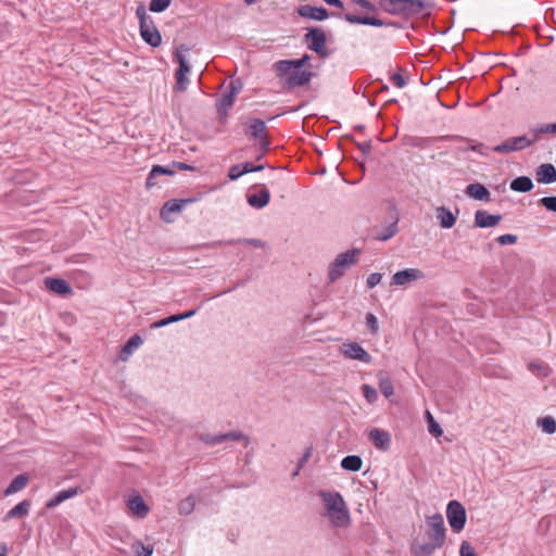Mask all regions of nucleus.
<instances>
[{"label": "nucleus", "instance_id": "obj_1", "mask_svg": "<svg viewBox=\"0 0 556 556\" xmlns=\"http://www.w3.org/2000/svg\"><path fill=\"white\" fill-rule=\"evenodd\" d=\"M296 12L301 17L313 20V21H318V22L325 21L329 16H334V17L343 18L344 21H346L350 24L369 25V26H374V27L389 26V27H394V28H403V26L399 22H395V21H383L376 16H361V15H356V14H352V13H345V14L336 13V12L329 13V11L324 7H315V5H309V4L300 5L296 9Z\"/></svg>", "mask_w": 556, "mask_h": 556}, {"label": "nucleus", "instance_id": "obj_2", "mask_svg": "<svg viewBox=\"0 0 556 556\" xmlns=\"http://www.w3.org/2000/svg\"><path fill=\"white\" fill-rule=\"evenodd\" d=\"M379 7L383 12L405 20L429 18L435 3L428 0H379Z\"/></svg>", "mask_w": 556, "mask_h": 556}, {"label": "nucleus", "instance_id": "obj_3", "mask_svg": "<svg viewBox=\"0 0 556 556\" xmlns=\"http://www.w3.org/2000/svg\"><path fill=\"white\" fill-rule=\"evenodd\" d=\"M318 495L325 503L327 516L334 527L343 528L350 525V511L343 496L339 492L319 491Z\"/></svg>", "mask_w": 556, "mask_h": 556}, {"label": "nucleus", "instance_id": "obj_4", "mask_svg": "<svg viewBox=\"0 0 556 556\" xmlns=\"http://www.w3.org/2000/svg\"><path fill=\"white\" fill-rule=\"evenodd\" d=\"M361 254L359 249H352L348 250L344 253H340L337 255V257L333 260V262L330 263L329 269H328V278L329 281L336 282L338 279H340L345 271L356 264L357 258L356 256Z\"/></svg>", "mask_w": 556, "mask_h": 556}, {"label": "nucleus", "instance_id": "obj_5", "mask_svg": "<svg viewBox=\"0 0 556 556\" xmlns=\"http://www.w3.org/2000/svg\"><path fill=\"white\" fill-rule=\"evenodd\" d=\"M304 41L307 49L315 52L320 59H327L331 54V50L326 46V31L320 27L307 28Z\"/></svg>", "mask_w": 556, "mask_h": 556}, {"label": "nucleus", "instance_id": "obj_6", "mask_svg": "<svg viewBox=\"0 0 556 556\" xmlns=\"http://www.w3.org/2000/svg\"><path fill=\"white\" fill-rule=\"evenodd\" d=\"M446 518L454 533L462 532L467 521L465 506L456 500L450 501L446 505Z\"/></svg>", "mask_w": 556, "mask_h": 556}, {"label": "nucleus", "instance_id": "obj_7", "mask_svg": "<svg viewBox=\"0 0 556 556\" xmlns=\"http://www.w3.org/2000/svg\"><path fill=\"white\" fill-rule=\"evenodd\" d=\"M267 126L261 118H250L248 121V128L244 134L251 139L258 140L260 148L263 149V154H266L269 149L271 141L266 136Z\"/></svg>", "mask_w": 556, "mask_h": 556}, {"label": "nucleus", "instance_id": "obj_8", "mask_svg": "<svg viewBox=\"0 0 556 556\" xmlns=\"http://www.w3.org/2000/svg\"><path fill=\"white\" fill-rule=\"evenodd\" d=\"M539 140V137L533 134V138H529L528 136H518L511 137L503 141L501 144H497L492 148V150L496 153H510L516 151H521L528 147H531L535 141Z\"/></svg>", "mask_w": 556, "mask_h": 556}, {"label": "nucleus", "instance_id": "obj_9", "mask_svg": "<svg viewBox=\"0 0 556 556\" xmlns=\"http://www.w3.org/2000/svg\"><path fill=\"white\" fill-rule=\"evenodd\" d=\"M428 530L426 536L431 541H438L445 544L446 528L444 526L443 516L439 513L427 517L426 519Z\"/></svg>", "mask_w": 556, "mask_h": 556}, {"label": "nucleus", "instance_id": "obj_10", "mask_svg": "<svg viewBox=\"0 0 556 556\" xmlns=\"http://www.w3.org/2000/svg\"><path fill=\"white\" fill-rule=\"evenodd\" d=\"M312 60L307 53L303 54L300 59L293 60H279L274 63V68L279 78H283L291 70H302Z\"/></svg>", "mask_w": 556, "mask_h": 556}, {"label": "nucleus", "instance_id": "obj_11", "mask_svg": "<svg viewBox=\"0 0 556 556\" xmlns=\"http://www.w3.org/2000/svg\"><path fill=\"white\" fill-rule=\"evenodd\" d=\"M200 198H187V199H173L168 200L164 203V205L161 208L160 216L161 218L166 222L170 223L173 219L170 218V214L173 213H179L182 211V208L187 204H191L193 202H197Z\"/></svg>", "mask_w": 556, "mask_h": 556}, {"label": "nucleus", "instance_id": "obj_12", "mask_svg": "<svg viewBox=\"0 0 556 556\" xmlns=\"http://www.w3.org/2000/svg\"><path fill=\"white\" fill-rule=\"evenodd\" d=\"M315 74L307 70H291L286 75L283 87L288 90H293L298 87H302L311 81Z\"/></svg>", "mask_w": 556, "mask_h": 556}, {"label": "nucleus", "instance_id": "obj_13", "mask_svg": "<svg viewBox=\"0 0 556 556\" xmlns=\"http://www.w3.org/2000/svg\"><path fill=\"white\" fill-rule=\"evenodd\" d=\"M341 352L344 357L369 364L372 359L371 355L357 342L343 343Z\"/></svg>", "mask_w": 556, "mask_h": 556}, {"label": "nucleus", "instance_id": "obj_14", "mask_svg": "<svg viewBox=\"0 0 556 556\" xmlns=\"http://www.w3.org/2000/svg\"><path fill=\"white\" fill-rule=\"evenodd\" d=\"M140 36L142 40L151 46L152 48H157L162 43V36L160 30L156 28L153 20L147 22L144 25L139 26Z\"/></svg>", "mask_w": 556, "mask_h": 556}, {"label": "nucleus", "instance_id": "obj_15", "mask_svg": "<svg viewBox=\"0 0 556 556\" xmlns=\"http://www.w3.org/2000/svg\"><path fill=\"white\" fill-rule=\"evenodd\" d=\"M45 287L61 296H66L72 294L73 289L68 281H66L63 278H56V277H47L45 278Z\"/></svg>", "mask_w": 556, "mask_h": 556}, {"label": "nucleus", "instance_id": "obj_16", "mask_svg": "<svg viewBox=\"0 0 556 556\" xmlns=\"http://www.w3.org/2000/svg\"><path fill=\"white\" fill-rule=\"evenodd\" d=\"M425 278V273L418 268H406L396 271L392 277V283L404 286L408 282Z\"/></svg>", "mask_w": 556, "mask_h": 556}, {"label": "nucleus", "instance_id": "obj_17", "mask_svg": "<svg viewBox=\"0 0 556 556\" xmlns=\"http://www.w3.org/2000/svg\"><path fill=\"white\" fill-rule=\"evenodd\" d=\"M503 216L501 214H490L484 210H478L475 213V227L491 228L500 224Z\"/></svg>", "mask_w": 556, "mask_h": 556}, {"label": "nucleus", "instance_id": "obj_18", "mask_svg": "<svg viewBox=\"0 0 556 556\" xmlns=\"http://www.w3.org/2000/svg\"><path fill=\"white\" fill-rule=\"evenodd\" d=\"M368 439L372 442V444L381 450L388 451L391 445V435L388 431L381 430L379 428H372L368 432Z\"/></svg>", "mask_w": 556, "mask_h": 556}, {"label": "nucleus", "instance_id": "obj_19", "mask_svg": "<svg viewBox=\"0 0 556 556\" xmlns=\"http://www.w3.org/2000/svg\"><path fill=\"white\" fill-rule=\"evenodd\" d=\"M535 179L539 184L549 185L556 181V167L551 163L541 164L535 170Z\"/></svg>", "mask_w": 556, "mask_h": 556}, {"label": "nucleus", "instance_id": "obj_20", "mask_svg": "<svg viewBox=\"0 0 556 556\" xmlns=\"http://www.w3.org/2000/svg\"><path fill=\"white\" fill-rule=\"evenodd\" d=\"M80 493H83V489L80 486L62 490L46 503V508L53 509L64 501L72 498Z\"/></svg>", "mask_w": 556, "mask_h": 556}, {"label": "nucleus", "instance_id": "obj_21", "mask_svg": "<svg viewBox=\"0 0 556 556\" xmlns=\"http://www.w3.org/2000/svg\"><path fill=\"white\" fill-rule=\"evenodd\" d=\"M444 544L438 541L426 543H413L410 545V553L413 556H431L435 549L441 548Z\"/></svg>", "mask_w": 556, "mask_h": 556}, {"label": "nucleus", "instance_id": "obj_22", "mask_svg": "<svg viewBox=\"0 0 556 556\" xmlns=\"http://www.w3.org/2000/svg\"><path fill=\"white\" fill-rule=\"evenodd\" d=\"M465 193L469 198L477 200V201H484V202L491 201V193H490L489 189L480 182L469 184L465 189Z\"/></svg>", "mask_w": 556, "mask_h": 556}, {"label": "nucleus", "instance_id": "obj_23", "mask_svg": "<svg viewBox=\"0 0 556 556\" xmlns=\"http://www.w3.org/2000/svg\"><path fill=\"white\" fill-rule=\"evenodd\" d=\"M458 210H456V214H454L451 210H448L445 206H440L437 208V219L439 222V225L443 229H451L457 218Z\"/></svg>", "mask_w": 556, "mask_h": 556}, {"label": "nucleus", "instance_id": "obj_24", "mask_svg": "<svg viewBox=\"0 0 556 556\" xmlns=\"http://www.w3.org/2000/svg\"><path fill=\"white\" fill-rule=\"evenodd\" d=\"M270 200L269 190L263 187L257 193L248 194L247 201L250 206L261 210L265 207Z\"/></svg>", "mask_w": 556, "mask_h": 556}, {"label": "nucleus", "instance_id": "obj_25", "mask_svg": "<svg viewBox=\"0 0 556 556\" xmlns=\"http://www.w3.org/2000/svg\"><path fill=\"white\" fill-rule=\"evenodd\" d=\"M127 506L138 518H144L149 513L148 505L139 494L131 496L127 502Z\"/></svg>", "mask_w": 556, "mask_h": 556}, {"label": "nucleus", "instance_id": "obj_26", "mask_svg": "<svg viewBox=\"0 0 556 556\" xmlns=\"http://www.w3.org/2000/svg\"><path fill=\"white\" fill-rule=\"evenodd\" d=\"M510 189L515 192L526 193L534 188L533 181L528 176H519L510 181Z\"/></svg>", "mask_w": 556, "mask_h": 556}, {"label": "nucleus", "instance_id": "obj_27", "mask_svg": "<svg viewBox=\"0 0 556 556\" xmlns=\"http://www.w3.org/2000/svg\"><path fill=\"white\" fill-rule=\"evenodd\" d=\"M31 506L30 500H24L15 505L12 509H10L4 516V520H10L14 518H22L28 515Z\"/></svg>", "mask_w": 556, "mask_h": 556}, {"label": "nucleus", "instance_id": "obj_28", "mask_svg": "<svg viewBox=\"0 0 556 556\" xmlns=\"http://www.w3.org/2000/svg\"><path fill=\"white\" fill-rule=\"evenodd\" d=\"M362 466L363 459L358 455H348L341 460V467L348 471L357 472L362 469Z\"/></svg>", "mask_w": 556, "mask_h": 556}, {"label": "nucleus", "instance_id": "obj_29", "mask_svg": "<svg viewBox=\"0 0 556 556\" xmlns=\"http://www.w3.org/2000/svg\"><path fill=\"white\" fill-rule=\"evenodd\" d=\"M28 483V477L26 475H18L16 476L8 485V488L4 490V495L9 496L12 495L22 489H24Z\"/></svg>", "mask_w": 556, "mask_h": 556}, {"label": "nucleus", "instance_id": "obj_30", "mask_svg": "<svg viewBox=\"0 0 556 556\" xmlns=\"http://www.w3.org/2000/svg\"><path fill=\"white\" fill-rule=\"evenodd\" d=\"M142 338L139 334L136 333L131 336L122 349L121 358L126 359L127 355L131 354L135 349L142 344Z\"/></svg>", "mask_w": 556, "mask_h": 556}, {"label": "nucleus", "instance_id": "obj_31", "mask_svg": "<svg viewBox=\"0 0 556 556\" xmlns=\"http://www.w3.org/2000/svg\"><path fill=\"white\" fill-rule=\"evenodd\" d=\"M519 264H521V258L516 253H509L503 260V267L505 271L509 274L517 273L519 270Z\"/></svg>", "mask_w": 556, "mask_h": 556}, {"label": "nucleus", "instance_id": "obj_32", "mask_svg": "<svg viewBox=\"0 0 556 556\" xmlns=\"http://www.w3.org/2000/svg\"><path fill=\"white\" fill-rule=\"evenodd\" d=\"M236 97L232 93H228L227 91L222 96L220 99L216 102V111H222L226 113L235 103Z\"/></svg>", "mask_w": 556, "mask_h": 556}, {"label": "nucleus", "instance_id": "obj_33", "mask_svg": "<svg viewBox=\"0 0 556 556\" xmlns=\"http://www.w3.org/2000/svg\"><path fill=\"white\" fill-rule=\"evenodd\" d=\"M397 219H395L393 223L388 225L382 232L377 233L375 236V239L378 241H388L389 239L394 237L397 233Z\"/></svg>", "mask_w": 556, "mask_h": 556}, {"label": "nucleus", "instance_id": "obj_34", "mask_svg": "<svg viewBox=\"0 0 556 556\" xmlns=\"http://www.w3.org/2000/svg\"><path fill=\"white\" fill-rule=\"evenodd\" d=\"M538 425L542 431L547 434H554L556 432V420L552 416H545L538 420Z\"/></svg>", "mask_w": 556, "mask_h": 556}, {"label": "nucleus", "instance_id": "obj_35", "mask_svg": "<svg viewBox=\"0 0 556 556\" xmlns=\"http://www.w3.org/2000/svg\"><path fill=\"white\" fill-rule=\"evenodd\" d=\"M194 506H195V497L193 495H189L178 503V511L180 515L186 516L193 511Z\"/></svg>", "mask_w": 556, "mask_h": 556}, {"label": "nucleus", "instance_id": "obj_36", "mask_svg": "<svg viewBox=\"0 0 556 556\" xmlns=\"http://www.w3.org/2000/svg\"><path fill=\"white\" fill-rule=\"evenodd\" d=\"M222 443L228 441H244L245 446L250 443L249 437L241 431H230L227 433H220Z\"/></svg>", "mask_w": 556, "mask_h": 556}, {"label": "nucleus", "instance_id": "obj_37", "mask_svg": "<svg viewBox=\"0 0 556 556\" xmlns=\"http://www.w3.org/2000/svg\"><path fill=\"white\" fill-rule=\"evenodd\" d=\"M379 389L387 399L394 394L393 383L389 377H380Z\"/></svg>", "mask_w": 556, "mask_h": 556}, {"label": "nucleus", "instance_id": "obj_38", "mask_svg": "<svg viewBox=\"0 0 556 556\" xmlns=\"http://www.w3.org/2000/svg\"><path fill=\"white\" fill-rule=\"evenodd\" d=\"M426 416H427V420H428L429 433L432 434L434 438L441 437L443 433L441 426L434 420V418L430 412H427Z\"/></svg>", "mask_w": 556, "mask_h": 556}, {"label": "nucleus", "instance_id": "obj_39", "mask_svg": "<svg viewBox=\"0 0 556 556\" xmlns=\"http://www.w3.org/2000/svg\"><path fill=\"white\" fill-rule=\"evenodd\" d=\"M132 549L136 556H152L153 545H144L141 541H136L132 544Z\"/></svg>", "mask_w": 556, "mask_h": 556}, {"label": "nucleus", "instance_id": "obj_40", "mask_svg": "<svg viewBox=\"0 0 556 556\" xmlns=\"http://www.w3.org/2000/svg\"><path fill=\"white\" fill-rule=\"evenodd\" d=\"M172 3V0H151L149 10L153 13H162L166 11Z\"/></svg>", "mask_w": 556, "mask_h": 556}, {"label": "nucleus", "instance_id": "obj_41", "mask_svg": "<svg viewBox=\"0 0 556 556\" xmlns=\"http://www.w3.org/2000/svg\"><path fill=\"white\" fill-rule=\"evenodd\" d=\"M287 177L279 175L270 181L271 187L280 192L281 198H285V192L287 191Z\"/></svg>", "mask_w": 556, "mask_h": 556}, {"label": "nucleus", "instance_id": "obj_42", "mask_svg": "<svg viewBox=\"0 0 556 556\" xmlns=\"http://www.w3.org/2000/svg\"><path fill=\"white\" fill-rule=\"evenodd\" d=\"M175 60L178 62V68L176 73H180L181 75H188L190 73L191 66L189 65L186 56L181 53H175Z\"/></svg>", "mask_w": 556, "mask_h": 556}, {"label": "nucleus", "instance_id": "obj_43", "mask_svg": "<svg viewBox=\"0 0 556 556\" xmlns=\"http://www.w3.org/2000/svg\"><path fill=\"white\" fill-rule=\"evenodd\" d=\"M175 78H176V84H175L174 90L177 92H184L188 88V85H189L188 75H186V74L181 75L180 73L175 72Z\"/></svg>", "mask_w": 556, "mask_h": 556}, {"label": "nucleus", "instance_id": "obj_44", "mask_svg": "<svg viewBox=\"0 0 556 556\" xmlns=\"http://www.w3.org/2000/svg\"><path fill=\"white\" fill-rule=\"evenodd\" d=\"M227 244H236V243H245V244H249V245H252L254 248H261V249H264L266 247V243L260 239H248V238H244V239H237V240H229L226 242Z\"/></svg>", "mask_w": 556, "mask_h": 556}, {"label": "nucleus", "instance_id": "obj_45", "mask_svg": "<svg viewBox=\"0 0 556 556\" xmlns=\"http://www.w3.org/2000/svg\"><path fill=\"white\" fill-rule=\"evenodd\" d=\"M363 395L366 399L368 403H375L378 399V392L377 390L369 386V384H363L362 386Z\"/></svg>", "mask_w": 556, "mask_h": 556}, {"label": "nucleus", "instance_id": "obj_46", "mask_svg": "<svg viewBox=\"0 0 556 556\" xmlns=\"http://www.w3.org/2000/svg\"><path fill=\"white\" fill-rule=\"evenodd\" d=\"M312 455H313V446L311 445V446L306 447V450L304 451L302 457L299 459L296 468H295V470L293 472V476H298L299 475L300 470L309 460Z\"/></svg>", "mask_w": 556, "mask_h": 556}, {"label": "nucleus", "instance_id": "obj_47", "mask_svg": "<svg viewBox=\"0 0 556 556\" xmlns=\"http://www.w3.org/2000/svg\"><path fill=\"white\" fill-rule=\"evenodd\" d=\"M530 131L535 134L538 137L541 134H556V123L536 126L531 128Z\"/></svg>", "mask_w": 556, "mask_h": 556}, {"label": "nucleus", "instance_id": "obj_48", "mask_svg": "<svg viewBox=\"0 0 556 556\" xmlns=\"http://www.w3.org/2000/svg\"><path fill=\"white\" fill-rule=\"evenodd\" d=\"M173 176L175 175V169L173 166H163V165H153L152 166V176Z\"/></svg>", "mask_w": 556, "mask_h": 556}, {"label": "nucleus", "instance_id": "obj_49", "mask_svg": "<svg viewBox=\"0 0 556 556\" xmlns=\"http://www.w3.org/2000/svg\"><path fill=\"white\" fill-rule=\"evenodd\" d=\"M539 205H542L549 212L556 213V195H549L540 199Z\"/></svg>", "mask_w": 556, "mask_h": 556}, {"label": "nucleus", "instance_id": "obj_50", "mask_svg": "<svg viewBox=\"0 0 556 556\" xmlns=\"http://www.w3.org/2000/svg\"><path fill=\"white\" fill-rule=\"evenodd\" d=\"M240 165H241L240 169L243 175L253 173V172H261L265 168L264 164L255 165L252 162H244Z\"/></svg>", "mask_w": 556, "mask_h": 556}, {"label": "nucleus", "instance_id": "obj_51", "mask_svg": "<svg viewBox=\"0 0 556 556\" xmlns=\"http://www.w3.org/2000/svg\"><path fill=\"white\" fill-rule=\"evenodd\" d=\"M200 440L207 445L222 444L220 434L203 433L200 435Z\"/></svg>", "mask_w": 556, "mask_h": 556}, {"label": "nucleus", "instance_id": "obj_52", "mask_svg": "<svg viewBox=\"0 0 556 556\" xmlns=\"http://www.w3.org/2000/svg\"><path fill=\"white\" fill-rule=\"evenodd\" d=\"M136 15L139 20V26L144 25L147 22L152 20V17L148 15L147 9L142 3L137 7Z\"/></svg>", "mask_w": 556, "mask_h": 556}, {"label": "nucleus", "instance_id": "obj_53", "mask_svg": "<svg viewBox=\"0 0 556 556\" xmlns=\"http://www.w3.org/2000/svg\"><path fill=\"white\" fill-rule=\"evenodd\" d=\"M365 319L367 328L371 333L376 334L379 330L377 317L372 313H367Z\"/></svg>", "mask_w": 556, "mask_h": 556}, {"label": "nucleus", "instance_id": "obj_54", "mask_svg": "<svg viewBox=\"0 0 556 556\" xmlns=\"http://www.w3.org/2000/svg\"><path fill=\"white\" fill-rule=\"evenodd\" d=\"M495 240L500 245H507L515 244L518 241V237L516 235L505 233L498 236Z\"/></svg>", "mask_w": 556, "mask_h": 556}, {"label": "nucleus", "instance_id": "obj_55", "mask_svg": "<svg viewBox=\"0 0 556 556\" xmlns=\"http://www.w3.org/2000/svg\"><path fill=\"white\" fill-rule=\"evenodd\" d=\"M178 321V317H175L174 314L168 316V317H165V318H162L160 320H156L154 323L151 324L150 328L151 329H159L161 327H165L172 323H176Z\"/></svg>", "mask_w": 556, "mask_h": 556}, {"label": "nucleus", "instance_id": "obj_56", "mask_svg": "<svg viewBox=\"0 0 556 556\" xmlns=\"http://www.w3.org/2000/svg\"><path fill=\"white\" fill-rule=\"evenodd\" d=\"M242 88L243 83L241 79H232L227 87V92L232 93V96L237 97V94L242 90Z\"/></svg>", "mask_w": 556, "mask_h": 556}, {"label": "nucleus", "instance_id": "obj_57", "mask_svg": "<svg viewBox=\"0 0 556 556\" xmlns=\"http://www.w3.org/2000/svg\"><path fill=\"white\" fill-rule=\"evenodd\" d=\"M459 556H478L468 541H463L459 547Z\"/></svg>", "mask_w": 556, "mask_h": 556}, {"label": "nucleus", "instance_id": "obj_58", "mask_svg": "<svg viewBox=\"0 0 556 556\" xmlns=\"http://www.w3.org/2000/svg\"><path fill=\"white\" fill-rule=\"evenodd\" d=\"M460 141L466 143L465 147H462L463 151L471 150V151H476L479 153H483L482 150L485 148V146L483 143L471 144L470 143L471 141L469 139L460 138Z\"/></svg>", "mask_w": 556, "mask_h": 556}, {"label": "nucleus", "instance_id": "obj_59", "mask_svg": "<svg viewBox=\"0 0 556 556\" xmlns=\"http://www.w3.org/2000/svg\"><path fill=\"white\" fill-rule=\"evenodd\" d=\"M240 167H241V165H240V164H235V165H232V166L229 168V172H228L227 177H228L230 180H237V179H239L241 176H243V174L241 173Z\"/></svg>", "mask_w": 556, "mask_h": 556}, {"label": "nucleus", "instance_id": "obj_60", "mask_svg": "<svg viewBox=\"0 0 556 556\" xmlns=\"http://www.w3.org/2000/svg\"><path fill=\"white\" fill-rule=\"evenodd\" d=\"M381 278H382V275H381V274H379V273H372V274H370V275L368 276V278H367V281H366L367 287H368L369 289L375 288V287H376V286L381 281Z\"/></svg>", "mask_w": 556, "mask_h": 556}, {"label": "nucleus", "instance_id": "obj_61", "mask_svg": "<svg viewBox=\"0 0 556 556\" xmlns=\"http://www.w3.org/2000/svg\"><path fill=\"white\" fill-rule=\"evenodd\" d=\"M352 2L354 4H357L359 5L361 8L367 10V11H370V12H376L377 11V8L376 5L370 2L369 0H352Z\"/></svg>", "mask_w": 556, "mask_h": 556}, {"label": "nucleus", "instance_id": "obj_62", "mask_svg": "<svg viewBox=\"0 0 556 556\" xmlns=\"http://www.w3.org/2000/svg\"><path fill=\"white\" fill-rule=\"evenodd\" d=\"M390 80L397 87V88H404L406 86V80L400 73H395L391 75Z\"/></svg>", "mask_w": 556, "mask_h": 556}, {"label": "nucleus", "instance_id": "obj_63", "mask_svg": "<svg viewBox=\"0 0 556 556\" xmlns=\"http://www.w3.org/2000/svg\"><path fill=\"white\" fill-rule=\"evenodd\" d=\"M356 146L359 149V151L362 152V154L365 156L368 155L371 151V141L370 140L362 142V143L356 142Z\"/></svg>", "mask_w": 556, "mask_h": 556}, {"label": "nucleus", "instance_id": "obj_64", "mask_svg": "<svg viewBox=\"0 0 556 556\" xmlns=\"http://www.w3.org/2000/svg\"><path fill=\"white\" fill-rule=\"evenodd\" d=\"M172 166L173 168H178L180 170H194L195 167L193 165H190V164H187V163H184V162H177V161H174L172 163Z\"/></svg>", "mask_w": 556, "mask_h": 556}]
</instances>
